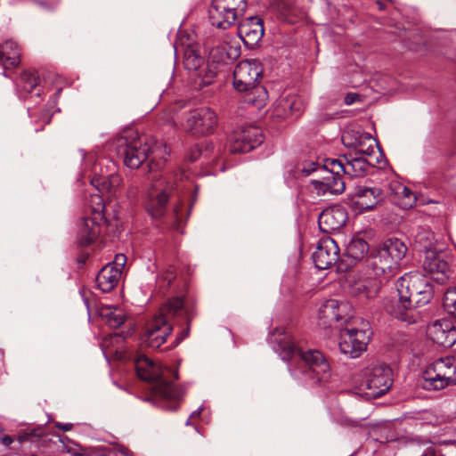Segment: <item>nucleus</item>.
<instances>
[{
  "label": "nucleus",
  "instance_id": "774afa93",
  "mask_svg": "<svg viewBox=\"0 0 456 456\" xmlns=\"http://www.w3.org/2000/svg\"><path fill=\"white\" fill-rule=\"evenodd\" d=\"M189 424H190V419H187V421H186V425H189Z\"/></svg>",
  "mask_w": 456,
  "mask_h": 456
},
{
  "label": "nucleus",
  "instance_id": "412c9836",
  "mask_svg": "<svg viewBox=\"0 0 456 456\" xmlns=\"http://www.w3.org/2000/svg\"><path fill=\"white\" fill-rule=\"evenodd\" d=\"M353 200L361 212L370 211L383 201L384 192L379 187L357 186Z\"/></svg>",
  "mask_w": 456,
  "mask_h": 456
},
{
  "label": "nucleus",
  "instance_id": "c756f323",
  "mask_svg": "<svg viewBox=\"0 0 456 456\" xmlns=\"http://www.w3.org/2000/svg\"><path fill=\"white\" fill-rule=\"evenodd\" d=\"M243 102L257 110L264 108L268 100V93L265 87L256 85L248 90L244 91Z\"/></svg>",
  "mask_w": 456,
  "mask_h": 456
},
{
  "label": "nucleus",
  "instance_id": "4d7b16f0",
  "mask_svg": "<svg viewBox=\"0 0 456 456\" xmlns=\"http://www.w3.org/2000/svg\"><path fill=\"white\" fill-rule=\"evenodd\" d=\"M2 444L5 446H10L13 443V439L11 436L5 435L1 437Z\"/></svg>",
  "mask_w": 456,
  "mask_h": 456
},
{
  "label": "nucleus",
  "instance_id": "5fc2aeb1",
  "mask_svg": "<svg viewBox=\"0 0 456 456\" xmlns=\"http://www.w3.org/2000/svg\"><path fill=\"white\" fill-rule=\"evenodd\" d=\"M164 164V161H154L153 159H151L148 163V167L150 172L156 171L159 169Z\"/></svg>",
  "mask_w": 456,
  "mask_h": 456
},
{
  "label": "nucleus",
  "instance_id": "0e129e2a",
  "mask_svg": "<svg viewBox=\"0 0 456 456\" xmlns=\"http://www.w3.org/2000/svg\"><path fill=\"white\" fill-rule=\"evenodd\" d=\"M61 88H59V89L57 90V92H56V94H61Z\"/></svg>",
  "mask_w": 456,
  "mask_h": 456
},
{
  "label": "nucleus",
  "instance_id": "f3484780",
  "mask_svg": "<svg viewBox=\"0 0 456 456\" xmlns=\"http://www.w3.org/2000/svg\"><path fill=\"white\" fill-rule=\"evenodd\" d=\"M172 189V183H167L163 189L159 188V181H156L151 184L148 192L145 208L152 218L158 219L164 215L169 199V191Z\"/></svg>",
  "mask_w": 456,
  "mask_h": 456
},
{
  "label": "nucleus",
  "instance_id": "69168bd1",
  "mask_svg": "<svg viewBox=\"0 0 456 456\" xmlns=\"http://www.w3.org/2000/svg\"><path fill=\"white\" fill-rule=\"evenodd\" d=\"M40 5L43 7H47V5L45 3H40Z\"/></svg>",
  "mask_w": 456,
  "mask_h": 456
},
{
  "label": "nucleus",
  "instance_id": "393cba45",
  "mask_svg": "<svg viewBox=\"0 0 456 456\" xmlns=\"http://www.w3.org/2000/svg\"><path fill=\"white\" fill-rule=\"evenodd\" d=\"M89 208L90 213L87 216L90 217H96L99 216L101 220L104 221L108 233L110 235V233L113 232L115 235L118 228V221L115 216H113L112 218L110 217L102 197L98 194L91 195L89 200Z\"/></svg>",
  "mask_w": 456,
  "mask_h": 456
},
{
  "label": "nucleus",
  "instance_id": "a19ab883",
  "mask_svg": "<svg viewBox=\"0 0 456 456\" xmlns=\"http://www.w3.org/2000/svg\"><path fill=\"white\" fill-rule=\"evenodd\" d=\"M322 171L341 175V174H345V163L338 159H326L323 160Z\"/></svg>",
  "mask_w": 456,
  "mask_h": 456
},
{
  "label": "nucleus",
  "instance_id": "2f4dec72",
  "mask_svg": "<svg viewBox=\"0 0 456 456\" xmlns=\"http://www.w3.org/2000/svg\"><path fill=\"white\" fill-rule=\"evenodd\" d=\"M121 183V177L115 172L104 175H95L92 178L91 183L98 189L99 191L110 192Z\"/></svg>",
  "mask_w": 456,
  "mask_h": 456
},
{
  "label": "nucleus",
  "instance_id": "680f3d73",
  "mask_svg": "<svg viewBox=\"0 0 456 456\" xmlns=\"http://www.w3.org/2000/svg\"><path fill=\"white\" fill-rule=\"evenodd\" d=\"M49 122H50V118H49V117H47V116H45V117L44 123H45V124H48Z\"/></svg>",
  "mask_w": 456,
  "mask_h": 456
},
{
  "label": "nucleus",
  "instance_id": "c9c22d12",
  "mask_svg": "<svg viewBox=\"0 0 456 456\" xmlns=\"http://www.w3.org/2000/svg\"><path fill=\"white\" fill-rule=\"evenodd\" d=\"M240 133L242 135V140H245L247 144L253 146V150L264 142L263 133L258 127L248 126Z\"/></svg>",
  "mask_w": 456,
  "mask_h": 456
},
{
  "label": "nucleus",
  "instance_id": "49530a36",
  "mask_svg": "<svg viewBox=\"0 0 456 456\" xmlns=\"http://www.w3.org/2000/svg\"><path fill=\"white\" fill-rule=\"evenodd\" d=\"M316 171H322V164L313 160H305L302 163L301 172L305 175H309Z\"/></svg>",
  "mask_w": 456,
  "mask_h": 456
},
{
  "label": "nucleus",
  "instance_id": "8fccbe9b",
  "mask_svg": "<svg viewBox=\"0 0 456 456\" xmlns=\"http://www.w3.org/2000/svg\"><path fill=\"white\" fill-rule=\"evenodd\" d=\"M339 424L345 427H351V428H362V424L360 420H354L348 417L341 418L339 420Z\"/></svg>",
  "mask_w": 456,
  "mask_h": 456
},
{
  "label": "nucleus",
  "instance_id": "72a5a7b5",
  "mask_svg": "<svg viewBox=\"0 0 456 456\" xmlns=\"http://www.w3.org/2000/svg\"><path fill=\"white\" fill-rule=\"evenodd\" d=\"M370 168L369 162L362 157L346 159L345 163V174L349 177H362L365 175Z\"/></svg>",
  "mask_w": 456,
  "mask_h": 456
},
{
  "label": "nucleus",
  "instance_id": "aec40b11",
  "mask_svg": "<svg viewBox=\"0 0 456 456\" xmlns=\"http://www.w3.org/2000/svg\"><path fill=\"white\" fill-rule=\"evenodd\" d=\"M432 341L444 347H452L456 343V326L449 320H437L428 328Z\"/></svg>",
  "mask_w": 456,
  "mask_h": 456
},
{
  "label": "nucleus",
  "instance_id": "a18cd8bd",
  "mask_svg": "<svg viewBox=\"0 0 456 456\" xmlns=\"http://www.w3.org/2000/svg\"><path fill=\"white\" fill-rule=\"evenodd\" d=\"M375 140L370 134H363L361 135L358 142V146L361 147L358 151L367 156H371L374 153Z\"/></svg>",
  "mask_w": 456,
  "mask_h": 456
},
{
  "label": "nucleus",
  "instance_id": "c85d7f7f",
  "mask_svg": "<svg viewBox=\"0 0 456 456\" xmlns=\"http://www.w3.org/2000/svg\"><path fill=\"white\" fill-rule=\"evenodd\" d=\"M40 84V77L35 70H24L20 73L17 79V90L20 97H25L28 94H30L35 90Z\"/></svg>",
  "mask_w": 456,
  "mask_h": 456
},
{
  "label": "nucleus",
  "instance_id": "9b49d317",
  "mask_svg": "<svg viewBox=\"0 0 456 456\" xmlns=\"http://www.w3.org/2000/svg\"><path fill=\"white\" fill-rule=\"evenodd\" d=\"M397 298L386 297L383 300L385 311L391 316L408 324L419 322L422 314L419 310L413 306L409 298L403 300V289L396 288Z\"/></svg>",
  "mask_w": 456,
  "mask_h": 456
},
{
  "label": "nucleus",
  "instance_id": "052dcab7",
  "mask_svg": "<svg viewBox=\"0 0 456 456\" xmlns=\"http://www.w3.org/2000/svg\"><path fill=\"white\" fill-rule=\"evenodd\" d=\"M200 411H193V412L191 414L190 419H191V418H195V417H197V416H200Z\"/></svg>",
  "mask_w": 456,
  "mask_h": 456
},
{
  "label": "nucleus",
  "instance_id": "bb28decb",
  "mask_svg": "<svg viewBox=\"0 0 456 456\" xmlns=\"http://www.w3.org/2000/svg\"><path fill=\"white\" fill-rule=\"evenodd\" d=\"M20 62V49L12 40H6L0 45V65L8 69L17 67Z\"/></svg>",
  "mask_w": 456,
  "mask_h": 456
},
{
  "label": "nucleus",
  "instance_id": "6ab92c4d",
  "mask_svg": "<svg viewBox=\"0 0 456 456\" xmlns=\"http://www.w3.org/2000/svg\"><path fill=\"white\" fill-rule=\"evenodd\" d=\"M264 24L258 16H251L241 20L237 28V35L244 45L253 49L264 36Z\"/></svg>",
  "mask_w": 456,
  "mask_h": 456
},
{
  "label": "nucleus",
  "instance_id": "09e8293b",
  "mask_svg": "<svg viewBox=\"0 0 456 456\" xmlns=\"http://www.w3.org/2000/svg\"><path fill=\"white\" fill-rule=\"evenodd\" d=\"M363 290H364L363 281H359L351 286L350 293L353 296L363 297Z\"/></svg>",
  "mask_w": 456,
  "mask_h": 456
},
{
  "label": "nucleus",
  "instance_id": "5701e85b",
  "mask_svg": "<svg viewBox=\"0 0 456 456\" xmlns=\"http://www.w3.org/2000/svg\"><path fill=\"white\" fill-rule=\"evenodd\" d=\"M313 190L319 196L326 194L338 195L341 194L346 188L345 182L341 175L325 173L321 179H314L311 181Z\"/></svg>",
  "mask_w": 456,
  "mask_h": 456
},
{
  "label": "nucleus",
  "instance_id": "338daca9",
  "mask_svg": "<svg viewBox=\"0 0 456 456\" xmlns=\"http://www.w3.org/2000/svg\"><path fill=\"white\" fill-rule=\"evenodd\" d=\"M36 95L37 96H40V91L39 90L36 93Z\"/></svg>",
  "mask_w": 456,
  "mask_h": 456
},
{
  "label": "nucleus",
  "instance_id": "c03bdc74",
  "mask_svg": "<svg viewBox=\"0 0 456 456\" xmlns=\"http://www.w3.org/2000/svg\"><path fill=\"white\" fill-rule=\"evenodd\" d=\"M363 297L370 299L378 296L381 285L380 281H378L377 279H367L363 280Z\"/></svg>",
  "mask_w": 456,
  "mask_h": 456
},
{
  "label": "nucleus",
  "instance_id": "e2e57ef3",
  "mask_svg": "<svg viewBox=\"0 0 456 456\" xmlns=\"http://www.w3.org/2000/svg\"><path fill=\"white\" fill-rule=\"evenodd\" d=\"M197 191H198V186H195V194L197 193ZM196 200V196L194 197L191 206L193 204V202Z\"/></svg>",
  "mask_w": 456,
  "mask_h": 456
},
{
  "label": "nucleus",
  "instance_id": "de8ad7c7",
  "mask_svg": "<svg viewBox=\"0 0 456 456\" xmlns=\"http://www.w3.org/2000/svg\"><path fill=\"white\" fill-rule=\"evenodd\" d=\"M176 275H175V268L173 267H169L168 269L166 270L165 273H163L160 276V280L165 281L167 284H166V287L168 288L172 281L175 279Z\"/></svg>",
  "mask_w": 456,
  "mask_h": 456
},
{
  "label": "nucleus",
  "instance_id": "b1692460",
  "mask_svg": "<svg viewBox=\"0 0 456 456\" xmlns=\"http://www.w3.org/2000/svg\"><path fill=\"white\" fill-rule=\"evenodd\" d=\"M240 49L238 46L230 45L227 42H217L209 50V60L213 65H227L239 58Z\"/></svg>",
  "mask_w": 456,
  "mask_h": 456
},
{
  "label": "nucleus",
  "instance_id": "a878e982",
  "mask_svg": "<svg viewBox=\"0 0 456 456\" xmlns=\"http://www.w3.org/2000/svg\"><path fill=\"white\" fill-rule=\"evenodd\" d=\"M120 277V268L108 264L99 271L96 276V283L102 292L108 293L118 285Z\"/></svg>",
  "mask_w": 456,
  "mask_h": 456
},
{
  "label": "nucleus",
  "instance_id": "bf43d9fd",
  "mask_svg": "<svg viewBox=\"0 0 456 456\" xmlns=\"http://www.w3.org/2000/svg\"><path fill=\"white\" fill-rule=\"evenodd\" d=\"M421 456H436V452L433 447H428Z\"/></svg>",
  "mask_w": 456,
  "mask_h": 456
},
{
  "label": "nucleus",
  "instance_id": "13d9d810",
  "mask_svg": "<svg viewBox=\"0 0 456 456\" xmlns=\"http://www.w3.org/2000/svg\"><path fill=\"white\" fill-rule=\"evenodd\" d=\"M56 427L60 429H61L62 431H69L71 430L73 425L71 423H65V424H62V423H57L56 424Z\"/></svg>",
  "mask_w": 456,
  "mask_h": 456
},
{
  "label": "nucleus",
  "instance_id": "4c0bfd02",
  "mask_svg": "<svg viewBox=\"0 0 456 456\" xmlns=\"http://www.w3.org/2000/svg\"><path fill=\"white\" fill-rule=\"evenodd\" d=\"M253 150V146L246 143L242 140V135L240 132H234L229 139V151L231 153H247Z\"/></svg>",
  "mask_w": 456,
  "mask_h": 456
},
{
  "label": "nucleus",
  "instance_id": "3c124183",
  "mask_svg": "<svg viewBox=\"0 0 456 456\" xmlns=\"http://www.w3.org/2000/svg\"><path fill=\"white\" fill-rule=\"evenodd\" d=\"M361 101V95L356 93H348L345 96L344 102L346 105H351L355 102Z\"/></svg>",
  "mask_w": 456,
  "mask_h": 456
},
{
  "label": "nucleus",
  "instance_id": "e433bc0d",
  "mask_svg": "<svg viewBox=\"0 0 456 456\" xmlns=\"http://www.w3.org/2000/svg\"><path fill=\"white\" fill-rule=\"evenodd\" d=\"M219 4V8L222 11L227 10L228 13L230 12L238 18L244 14L247 10V1L246 0H217Z\"/></svg>",
  "mask_w": 456,
  "mask_h": 456
},
{
  "label": "nucleus",
  "instance_id": "1a4fd4ad",
  "mask_svg": "<svg viewBox=\"0 0 456 456\" xmlns=\"http://www.w3.org/2000/svg\"><path fill=\"white\" fill-rule=\"evenodd\" d=\"M217 126L216 112L208 107H200L186 113L184 130L193 136H204L214 133Z\"/></svg>",
  "mask_w": 456,
  "mask_h": 456
},
{
  "label": "nucleus",
  "instance_id": "dca6fc26",
  "mask_svg": "<svg viewBox=\"0 0 456 456\" xmlns=\"http://www.w3.org/2000/svg\"><path fill=\"white\" fill-rule=\"evenodd\" d=\"M312 257L316 268L326 270L337 264L340 257V249L332 238H322L319 240Z\"/></svg>",
  "mask_w": 456,
  "mask_h": 456
},
{
  "label": "nucleus",
  "instance_id": "f8f14e48",
  "mask_svg": "<svg viewBox=\"0 0 456 456\" xmlns=\"http://www.w3.org/2000/svg\"><path fill=\"white\" fill-rule=\"evenodd\" d=\"M352 317V307L346 301L334 298L323 302L318 311L319 325L330 328L340 321L347 322Z\"/></svg>",
  "mask_w": 456,
  "mask_h": 456
},
{
  "label": "nucleus",
  "instance_id": "f257e3e1",
  "mask_svg": "<svg viewBox=\"0 0 456 456\" xmlns=\"http://www.w3.org/2000/svg\"><path fill=\"white\" fill-rule=\"evenodd\" d=\"M168 315H183L187 324L186 330L176 336L168 349L177 346L189 335L190 323L196 316V311L192 305L184 302L183 297H175L167 302L160 314L146 324L142 338L147 346L157 349L166 342L173 330Z\"/></svg>",
  "mask_w": 456,
  "mask_h": 456
},
{
  "label": "nucleus",
  "instance_id": "9d476101",
  "mask_svg": "<svg viewBox=\"0 0 456 456\" xmlns=\"http://www.w3.org/2000/svg\"><path fill=\"white\" fill-rule=\"evenodd\" d=\"M370 330L349 328L340 329L338 347L342 354L350 358L359 357L367 348L370 340Z\"/></svg>",
  "mask_w": 456,
  "mask_h": 456
},
{
  "label": "nucleus",
  "instance_id": "37998d69",
  "mask_svg": "<svg viewBox=\"0 0 456 456\" xmlns=\"http://www.w3.org/2000/svg\"><path fill=\"white\" fill-rule=\"evenodd\" d=\"M108 312L103 314L105 317L107 324L112 328L117 329L120 327L126 320L125 314L121 312H117L116 310L107 309Z\"/></svg>",
  "mask_w": 456,
  "mask_h": 456
},
{
  "label": "nucleus",
  "instance_id": "0eeeda50",
  "mask_svg": "<svg viewBox=\"0 0 456 456\" xmlns=\"http://www.w3.org/2000/svg\"><path fill=\"white\" fill-rule=\"evenodd\" d=\"M395 287L403 289V300L409 298L417 310L428 304L434 297L430 279L418 272L400 277Z\"/></svg>",
  "mask_w": 456,
  "mask_h": 456
},
{
  "label": "nucleus",
  "instance_id": "58836bf2",
  "mask_svg": "<svg viewBox=\"0 0 456 456\" xmlns=\"http://www.w3.org/2000/svg\"><path fill=\"white\" fill-rule=\"evenodd\" d=\"M277 10L281 17L289 22L294 23L297 16V9L289 1H280L277 4Z\"/></svg>",
  "mask_w": 456,
  "mask_h": 456
},
{
  "label": "nucleus",
  "instance_id": "864d4df0",
  "mask_svg": "<svg viewBox=\"0 0 456 456\" xmlns=\"http://www.w3.org/2000/svg\"><path fill=\"white\" fill-rule=\"evenodd\" d=\"M36 431L32 430L30 432H22L18 436V441L22 444L24 442L29 441L32 437L36 436Z\"/></svg>",
  "mask_w": 456,
  "mask_h": 456
},
{
  "label": "nucleus",
  "instance_id": "2eb2a0df",
  "mask_svg": "<svg viewBox=\"0 0 456 456\" xmlns=\"http://www.w3.org/2000/svg\"><path fill=\"white\" fill-rule=\"evenodd\" d=\"M262 71L261 66L255 60L240 61L233 71L234 88L239 92H242L258 85L257 81Z\"/></svg>",
  "mask_w": 456,
  "mask_h": 456
},
{
  "label": "nucleus",
  "instance_id": "ddd939ff",
  "mask_svg": "<svg viewBox=\"0 0 456 456\" xmlns=\"http://www.w3.org/2000/svg\"><path fill=\"white\" fill-rule=\"evenodd\" d=\"M392 375V369L387 364H378L368 369L364 379L367 394L374 398L385 395L393 384Z\"/></svg>",
  "mask_w": 456,
  "mask_h": 456
},
{
  "label": "nucleus",
  "instance_id": "39448f33",
  "mask_svg": "<svg viewBox=\"0 0 456 456\" xmlns=\"http://www.w3.org/2000/svg\"><path fill=\"white\" fill-rule=\"evenodd\" d=\"M456 385V355L440 357L432 362L422 374L420 386L427 391H440Z\"/></svg>",
  "mask_w": 456,
  "mask_h": 456
},
{
  "label": "nucleus",
  "instance_id": "7c9ffc66",
  "mask_svg": "<svg viewBox=\"0 0 456 456\" xmlns=\"http://www.w3.org/2000/svg\"><path fill=\"white\" fill-rule=\"evenodd\" d=\"M368 242L360 237H354L346 247L345 255L352 260L351 264L362 260L369 252Z\"/></svg>",
  "mask_w": 456,
  "mask_h": 456
},
{
  "label": "nucleus",
  "instance_id": "a211bd4d",
  "mask_svg": "<svg viewBox=\"0 0 456 456\" xmlns=\"http://www.w3.org/2000/svg\"><path fill=\"white\" fill-rule=\"evenodd\" d=\"M423 269L431 275L436 282L444 284L452 274L450 265L443 252L428 251L423 260Z\"/></svg>",
  "mask_w": 456,
  "mask_h": 456
},
{
  "label": "nucleus",
  "instance_id": "4be33fe9",
  "mask_svg": "<svg viewBox=\"0 0 456 456\" xmlns=\"http://www.w3.org/2000/svg\"><path fill=\"white\" fill-rule=\"evenodd\" d=\"M347 221V214L344 208L335 207L323 210L318 219L322 232L330 233L340 230Z\"/></svg>",
  "mask_w": 456,
  "mask_h": 456
},
{
  "label": "nucleus",
  "instance_id": "473e14b6",
  "mask_svg": "<svg viewBox=\"0 0 456 456\" xmlns=\"http://www.w3.org/2000/svg\"><path fill=\"white\" fill-rule=\"evenodd\" d=\"M435 235L432 231L428 228L419 227L414 236V247L419 250L424 251L425 255L428 251H435L434 247Z\"/></svg>",
  "mask_w": 456,
  "mask_h": 456
},
{
  "label": "nucleus",
  "instance_id": "f03ea898",
  "mask_svg": "<svg viewBox=\"0 0 456 456\" xmlns=\"http://www.w3.org/2000/svg\"><path fill=\"white\" fill-rule=\"evenodd\" d=\"M275 351L282 360L298 358L302 362V373L313 385L328 382L331 373L330 366L323 354L315 349H305L296 344L289 335L277 340Z\"/></svg>",
  "mask_w": 456,
  "mask_h": 456
},
{
  "label": "nucleus",
  "instance_id": "ea45409f",
  "mask_svg": "<svg viewBox=\"0 0 456 456\" xmlns=\"http://www.w3.org/2000/svg\"><path fill=\"white\" fill-rule=\"evenodd\" d=\"M279 104L286 114L299 115L301 112V102L294 96L281 99Z\"/></svg>",
  "mask_w": 456,
  "mask_h": 456
},
{
  "label": "nucleus",
  "instance_id": "6e6d98bb",
  "mask_svg": "<svg viewBox=\"0 0 456 456\" xmlns=\"http://www.w3.org/2000/svg\"><path fill=\"white\" fill-rule=\"evenodd\" d=\"M117 453L119 456H134V453L126 447L120 446L117 449Z\"/></svg>",
  "mask_w": 456,
  "mask_h": 456
},
{
  "label": "nucleus",
  "instance_id": "423d86ee",
  "mask_svg": "<svg viewBox=\"0 0 456 456\" xmlns=\"http://www.w3.org/2000/svg\"><path fill=\"white\" fill-rule=\"evenodd\" d=\"M153 146L147 138L130 133L121 135L116 142V151L123 159V163L129 168H138L153 152Z\"/></svg>",
  "mask_w": 456,
  "mask_h": 456
},
{
  "label": "nucleus",
  "instance_id": "6e6552de",
  "mask_svg": "<svg viewBox=\"0 0 456 456\" xmlns=\"http://www.w3.org/2000/svg\"><path fill=\"white\" fill-rule=\"evenodd\" d=\"M137 376L144 381L151 383L155 393L167 399H177L181 392L175 385L163 379L159 366L144 355L139 356L135 361Z\"/></svg>",
  "mask_w": 456,
  "mask_h": 456
},
{
  "label": "nucleus",
  "instance_id": "cd10ccee",
  "mask_svg": "<svg viewBox=\"0 0 456 456\" xmlns=\"http://www.w3.org/2000/svg\"><path fill=\"white\" fill-rule=\"evenodd\" d=\"M219 4L217 0L212 1L208 11L209 20L214 27L226 29L235 22L237 17L231 12L229 14L227 10L222 11L219 8Z\"/></svg>",
  "mask_w": 456,
  "mask_h": 456
},
{
  "label": "nucleus",
  "instance_id": "603ef678",
  "mask_svg": "<svg viewBox=\"0 0 456 456\" xmlns=\"http://www.w3.org/2000/svg\"><path fill=\"white\" fill-rule=\"evenodd\" d=\"M126 262V257L123 254H118L115 256L114 262L111 264L118 268H120V271L122 272V268L124 267L125 264Z\"/></svg>",
  "mask_w": 456,
  "mask_h": 456
},
{
  "label": "nucleus",
  "instance_id": "20e7f679",
  "mask_svg": "<svg viewBox=\"0 0 456 456\" xmlns=\"http://www.w3.org/2000/svg\"><path fill=\"white\" fill-rule=\"evenodd\" d=\"M183 64L200 88L213 84L218 72L217 66L206 60L196 43L183 44Z\"/></svg>",
  "mask_w": 456,
  "mask_h": 456
},
{
  "label": "nucleus",
  "instance_id": "7ed1b4c3",
  "mask_svg": "<svg viewBox=\"0 0 456 456\" xmlns=\"http://www.w3.org/2000/svg\"><path fill=\"white\" fill-rule=\"evenodd\" d=\"M408 247L403 240L389 237L373 248L366 259L367 266L372 269L376 277L386 275L394 276L405 257Z\"/></svg>",
  "mask_w": 456,
  "mask_h": 456
},
{
  "label": "nucleus",
  "instance_id": "79ce46f5",
  "mask_svg": "<svg viewBox=\"0 0 456 456\" xmlns=\"http://www.w3.org/2000/svg\"><path fill=\"white\" fill-rule=\"evenodd\" d=\"M443 306L451 315H456V288L446 289L443 298Z\"/></svg>",
  "mask_w": 456,
  "mask_h": 456
},
{
  "label": "nucleus",
  "instance_id": "f704fd0d",
  "mask_svg": "<svg viewBox=\"0 0 456 456\" xmlns=\"http://www.w3.org/2000/svg\"><path fill=\"white\" fill-rule=\"evenodd\" d=\"M391 189L401 199V202L398 204L402 208H411L415 205L417 198L408 187L397 183L392 185Z\"/></svg>",
  "mask_w": 456,
  "mask_h": 456
},
{
  "label": "nucleus",
  "instance_id": "4468645a",
  "mask_svg": "<svg viewBox=\"0 0 456 456\" xmlns=\"http://www.w3.org/2000/svg\"><path fill=\"white\" fill-rule=\"evenodd\" d=\"M118 234V229L115 235L113 232L110 235L105 227L104 221L101 220L99 216L96 217L85 216L80 218L77 223V240L78 244L82 247H87L93 244L101 235L108 236L112 240L117 237Z\"/></svg>",
  "mask_w": 456,
  "mask_h": 456
}]
</instances>
